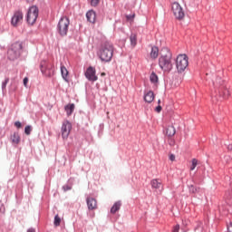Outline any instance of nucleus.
<instances>
[{
  "instance_id": "1",
  "label": "nucleus",
  "mask_w": 232,
  "mask_h": 232,
  "mask_svg": "<svg viewBox=\"0 0 232 232\" xmlns=\"http://www.w3.org/2000/svg\"><path fill=\"white\" fill-rule=\"evenodd\" d=\"M173 54L168 47H163L160 51V57L159 58V66L163 72H169L173 70V63L171 59Z\"/></svg>"
},
{
  "instance_id": "2",
  "label": "nucleus",
  "mask_w": 232,
  "mask_h": 232,
  "mask_svg": "<svg viewBox=\"0 0 232 232\" xmlns=\"http://www.w3.org/2000/svg\"><path fill=\"white\" fill-rule=\"evenodd\" d=\"M216 82L217 84H219V87L218 91H216L215 93L212 94V102L214 104H217V102H222L223 99H227V97L231 95L229 89L225 86L222 78H217Z\"/></svg>"
},
{
  "instance_id": "3",
  "label": "nucleus",
  "mask_w": 232,
  "mask_h": 232,
  "mask_svg": "<svg viewBox=\"0 0 232 232\" xmlns=\"http://www.w3.org/2000/svg\"><path fill=\"white\" fill-rule=\"evenodd\" d=\"M97 55L102 63H110L113 57V44L106 42L101 46Z\"/></svg>"
},
{
  "instance_id": "4",
  "label": "nucleus",
  "mask_w": 232,
  "mask_h": 232,
  "mask_svg": "<svg viewBox=\"0 0 232 232\" xmlns=\"http://www.w3.org/2000/svg\"><path fill=\"white\" fill-rule=\"evenodd\" d=\"M21 53H23V43L16 42L7 50V59L15 61L21 57Z\"/></svg>"
},
{
  "instance_id": "5",
  "label": "nucleus",
  "mask_w": 232,
  "mask_h": 232,
  "mask_svg": "<svg viewBox=\"0 0 232 232\" xmlns=\"http://www.w3.org/2000/svg\"><path fill=\"white\" fill-rule=\"evenodd\" d=\"M68 28H70V18L66 16L61 17L56 27L57 34L61 37H66L68 35Z\"/></svg>"
},
{
  "instance_id": "6",
  "label": "nucleus",
  "mask_w": 232,
  "mask_h": 232,
  "mask_svg": "<svg viewBox=\"0 0 232 232\" xmlns=\"http://www.w3.org/2000/svg\"><path fill=\"white\" fill-rule=\"evenodd\" d=\"M40 70L44 77H53V73H55L53 63H49L46 60L41 62Z\"/></svg>"
},
{
  "instance_id": "7",
  "label": "nucleus",
  "mask_w": 232,
  "mask_h": 232,
  "mask_svg": "<svg viewBox=\"0 0 232 232\" xmlns=\"http://www.w3.org/2000/svg\"><path fill=\"white\" fill-rule=\"evenodd\" d=\"M189 62H188V55L179 54L176 58V68L179 73H182L188 68Z\"/></svg>"
},
{
  "instance_id": "8",
  "label": "nucleus",
  "mask_w": 232,
  "mask_h": 232,
  "mask_svg": "<svg viewBox=\"0 0 232 232\" xmlns=\"http://www.w3.org/2000/svg\"><path fill=\"white\" fill-rule=\"evenodd\" d=\"M39 17V8L36 5L29 7L27 11L26 21L28 24H35V21Z\"/></svg>"
},
{
  "instance_id": "9",
  "label": "nucleus",
  "mask_w": 232,
  "mask_h": 232,
  "mask_svg": "<svg viewBox=\"0 0 232 232\" xmlns=\"http://www.w3.org/2000/svg\"><path fill=\"white\" fill-rule=\"evenodd\" d=\"M171 10L176 19L179 21H182V19H184V9L180 6V4L178 2L172 3Z\"/></svg>"
},
{
  "instance_id": "10",
  "label": "nucleus",
  "mask_w": 232,
  "mask_h": 232,
  "mask_svg": "<svg viewBox=\"0 0 232 232\" xmlns=\"http://www.w3.org/2000/svg\"><path fill=\"white\" fill-rule=\"evenodd\" d=\"M23 11L17 10L14 13L11 18V24L12 26H19V24H23Z\"/></svg>"
},
{
  "instance_id": "11",
  "label": "nucleus",
  "mask_w": 232,
  "mask_h": 232,
  "mask_svg": "<svg viewBox=\"0 0 232 232\" xmlns=\"http://www.w3.org/2000/svg\"><path fill=\"white\" fill-rule=\"evenodd\" d=\"M97 72L92 66H90L87 68L85 72V77L88 81H91L92 82H95V81H98L99 77L96 76Z\"/></svg>"
},
{
  "instance_id": "12",
  "label": "nucleus",
  "mask_w": 232,
  "mask_h": 232,
  "mask_svg": "<svg viewBox=\"0 0 232 232\" xmlns=\"http://www.w3.org/2000/svg\"><path fill=\"white\" fill-rule=\"evenodd\" d=\"M70 131H72V123L65 121L62 124V137L63 139H68L70 136Z\"/></svg>"
},
{
  "instance_id": "13",
  "label": "nucleus",
  "mask_w": 232,
  "mask_h": 232,
  "mask_svg": "<svg viewBox=\"0 0 232 232\" xmlns=\"http://www.w3.org/2000/svg\"><path fill=\"white\" fill-rule=\"evenodd\" d=\"M87 208L90 211H93L97 208V199L92 197L86 198Z\"/></svg>"
},
{
  "instance_id": "14",
  "label": "nucleus",
  "mask_w": 232,
  "mask_h": 232,
  "mask_svg": "<svg viewBox=\"0 0 232 232\" xmlns=\"http://www.w3.org/2000/svg\"><path fill=\"white\" fill-rule=\"evenodd\" d=\"M143 99L145 102H148L149 104L153 102V101L155 100V94L153 93V91H149L148 92H146Z\"/></svg>"
},
{
  "instance_id": "15",
  "label": "nucleus",
  "mask_w": 232,
  "mask_h": 232,
  "mask_svg": "<svg viewBox=\"0 0 232 232\" xmlns=\"http://www.w3.org/2000/svg\"><path fill=\"white\" fill-rule=\"evenodd\" d=\"M150 186L152 189H159V191H162V182H160L159 179H152L150 181Z\"/></svg>"
},
{
  "instance_id": "16",
  "label": "nucleus",
  "mask_w": 232,
  "mask_h": 232,
  "mask_svg": "<svg viewBox=\"0 0 232 232\" xmlns=\"http://www.w3.org/2000/svg\"><path fill=\"white\" fill-rule=\"evenodd\" d=\"M87 21L89 23H95V17H97V14H95V11L91 10L86 13Z\"/></svg>"
},
{
  "instance_id": "17",
  "label": "nucleus",
  "mask_w": 232,
  "mask_h": 232,
  "mask_svg": "<svg viewBox=\"0 0 232 232\" xmlns=\"http://www.w3.org/2000/svg\"><path fill=\"white\" fill-rule=\"evenodd\" d=\"M121 206H122V203L121 201H116L111 208V213H112V215H115V213H117V211L121 209Z\"/></svg>"
},
{
  "instance_id": "18",
  "label": "nucleus",
  "mask_w": 232,
  "mask_h": 232,
  "mask_svg": "<svg viewBox=\"0 0 232 232\" xmlns=\"http://www.w3.org/2000/svg\"><path fill=\"white\" fill-rule=\"evenodd\" d=\"M177 133V130H175V127L172 125H169L166 128V135L168 137H173Z\"/></svg>"
},
{
  "instance_id": "19",
  "label": "nucleus",
  "mask_w": 232,
  "mask_h": 232,
  "mask_svg": "<svg viewBox=\"0 0 232 232\" xmlns=\"http://www.w3.org/2000/svg\"><path fill=\"white\" fill-rule=\"evenodd\" d=\"M61 73H62V77L63 79V81H65V82H68V69H66V67L64 65L61 66Z\"/></svg>"
},
{
  "instance_id": "20",
  "label": "nucleus",
  "mask_w": 232,
  "mask_h": 232,
  "mask_svg": "<svg viewBox=\"0 0 232 232\" xmlns=\"http://www.w3.org/2000/svg\"><path fill=\"white\" fill-rule=\"evenodd\" d=\"M64 110H65L68 117H70V115H72V113H73V110H75V104H73V103L68 104L64 107Z\"/></svg>"
},
{
  "instance_id": "21",
  "label": "nucleus",
  "mask_w": 232,
  "mask_h": 232,
  "mask_svg": "<svg viewBox=\"0 0 232 232\" xmlns=\"http://www.w3.org/2000/svg\"><path fill=\"white\" fill-rule=\"evenodd\" d=\"M150 57L151 59H157V57H159V47L157 46L151 47Z\"/></svg>"
},
{
  "instance_id": "22",
  "label": "nucleus",
  "mask_w": 232,
  "mask_h": 232,
  "mask_svg": "<svg viewBox=\"0 0 232 232\" xmlns=\"http://www.w3.org/2000/svg\"><path fill=\"white\" fill-rule=\"evenodd\" d=\"M11 140L12 142L14 144H19V142H21V137L19 136V133L14 132L12 136H11Z\"/></svg>"
},
{
  "instance_id": "23",
  "label": "nucleus",
  "mask_w": 232,
  "mask_h": 232,
  "mask_svg": "<svg viewBox=\"0 0 232 232\" xmlns=\"http://www.w3.org/2000/svg\"><path fill=\"white\" fill-rule=\"evenodd\" d=\"M150 81L152 84H159V76L155 72H151Z\"/></svg>"
},
{
  "instance_id": "24",
  "label": "nucleus",
  "mask_w": 232,
  "mask_h": 232,
  "mask_svg": "<svg viewBox=\"0 0 232 232\" xmlns=\"http://www.w3.org/2000/svg\"><path fill=\"white\" fill-rule=\"evenodd\" d=\"M130 41L131 46H137V34H131L130 36Z\"/></svg>"
},
{
  "instance_id": "25",
  "label": "nucleus",
  "mask_w": 232,
  "mask_h": 232,
  "mask_svg": "<svg viewBox=\"0 0 232 232\" xmlns=\"http://www.w3.org/2000/svg\"><path fill=\"white\" fill-rule=\"evenodd\" d=\"M198 164V160L197 159H193L192 165L190 167V170L191 171L195 170V168H197Z\"/></svg>"
},
{
  "instance_id": "26",
  "label": "nucleus",
  "mask_w": 232,
  "mask_h": 232,
  "mask_svg": "<svg viewBox=\"0 0 232 232\" xmlns=\"http://www.w3.org/2000/svg\"><path fill=\"white\" fill-rule=\"evenodd\" d=\"M54 226L57 227L61 226V218H59V215H56L54 217Z\"/></svg>"
},
{
  "instance_id": "27",
  "label": "nucleus",
  "mask_w": 232,
  "mask_h": 232,
  "mask_svg": "<svg viewBox=\"0 0 232 232\" xmlns=\"http://www.w3.org/2000/svg\"><path fill=\"white\" fill-rule=\"evenodd\" d=\"M24 133H25V135H30V134L32 133V126L27 125V126L24 128Z\"/></svg>"
},
{
  "instance_id": "28",
  "label": "nucleus",
  "mask_w": 232,
  "mask_h": 232,
  "mask_svg": "<svg viewBox=\"0 0 232 232\" xmlns=\"http://www.w3.org/2000/svg\"><path fill=\"white\" fill-rule=\"evenodd\" d=\"M188 191H189V193H197V191H198V188H195V186H193V185H190L188 187Z\"/></svg>"
},
{
  "instance_id": "29",
  "label": "nucleus",
  "mask_w": 232,
  "mask_h": 232,
  "mask_svg": "<svg viewBox=\"0 0 232 232\" xmlns=\"http://www.w3.org/2000/svg\"><path fill=\"white\" fill-rule=\"evenodd\" d=\"M63 191H70L72 189V185H63Z\"/></svg>"
},
{
  "instance_id": "30",
  "label": "nucleus",
  "mask_w": 232,
  "mask_h": 232,
  "mask_svg": "<svg viewBox=\"0 0 232 232\" xmlns=\"http://www.w3.org/2000/svg\"><path fill=\"white\" fill-rule=\"evenodd\" d=\"M0 213H5V204L0 200Z\"/></svg>"
},
{
  "instance_id": "31",
  "label": "nucleus",
  "mask_w": 232,
  "mask_h": 232,
  "mask_svg": "<svg viewBox=\"0 0 232 232\" xmlns=\"http://www.w3.org/2000/svg\"><path fill=\"white\" fill-rule=\"evenodd\" d=\"M92 6H97L99 5V0H91Z\"/></svg>"
},
{
  "instance_id": "32",
  "label": "nucleus",
  "mask_w": 232,
  "mask_h": 232,
  "mask_svg": "<svg viewBox=\"0 0 232 232\" xmlns=\"http://www.w3.org/2000/svg\"><path fill=\"white\" fill-rule=\"evenodd\" d=\"M155 111H157V113H160V111H162V106L158 105L155 109Z\"/></svg>"
},
{
  "instance_id": "33",
  "label": "nucleus",
  "mask_w": 232,
  "mask_h": 232,
  "mask_svg": "<svg viewBox=\"0 0 232 232\" xmlns=\"http://www.w3.org/2000/svg\"><path fill=\"white\" fill-rule=\"evenodd\" d=\"M6 84H8V80H5L2 82V90H5V88H6Z\"/></svg>"
},
{
  "instance_id": "34",
  "label": "nucleus",
  "mask_w": 232,
  "mask_h": 232,
  "mask_svg": "<svg viewBox=\"0 0 232 232\" xmlns=\"http://www.w3.org/2000/svg\"><path fill=\"white\" fill-rule=\"evenodd\" d=\"M179 229H180V225H176L172 230V232H179Z\"/></svg>"
},
{
  "instance_id": "35",
  "label": "nucleus",
  "mask_w": 232,
  "mask_h": 232,
  "mask_svg": "<svg viewBox=\"0 0 232 232\" xmlns=\"http://www.w3.org/2000/svg\"><path fill=\"white\" fill-rule=\"evenodd\" d=\"M14 126L17 128H21L23 126V124L21 123V121H15Z\"/></svg>"
},
{
  "instance_id": "36",
  "label": "nucleus",
  "mask_w": 232,
  "mask_h": 232,
  "mask_svg": "<svg viewBox=\"0 0 232 232\" xmlns=\"http://www.w3.org/2000/svg\"><path fill=\"white\" fill-rule=\"evenodd\" d=\"M169 160H171L172 162H173V160H175V155L174 154L169 155Z\"/></svg>"
},
{
  "instance_id": "37",
  "label": "nucleus",
  "mask_w": 232,
  "mask_h": 232,
  "mask_svg": "<svg viewBox=\"0 0 232 232\" xmlns=\"http://www.w3.org/2000/svg\"><path fill=\"white\" fill-rule=\"evenodd\" d=\"M227 231L228 232H232V222L229 224V226L227 227Z\"/></svg>"
},
{
  "instance_id": "38",
  "label": "nucleus",
  "mask_w": 232,
  "mask_h": 232,
  "mask_svg": "<svg viewBox=\"0 0 232 232\" xmlns=\"http://www.w3.org/2000/svg\"><path fill=\"white\" fill-rule=\"evenodd\" d=\"M27 232H35V228L31 227V228H29V229L27 230Z\"/></svg>"
},
{
  "instance_id": "39",
  "label": "nucleus",
  "mask_w": 232,
  "mask_h": 232,
  "mask_svg": "<svg viewBox=\"0 0 232 232\" xmlns=\"http://www.w3.org/2000/svg\"><path fill=\"white\" fill-rule=\"evenodd\" d=\"M169 145L174 146L175 145V140H171L170 142H169Z\"/></svg>"
},
{
  "instance_id": "40",
  "label": "nucleus",
  "mask_w": 232,
  "mask_h": 232,
  "mask_svg": "<svg viewBox=\"0 0 232 232\" xmlns=\"http://www.w3.org/2000/svg\"><path fill=\"white\" fill-rule=\"evenodd\" d=\"M27 82H28V78H24V84L26 85Z\"/></svg>"
},
{
  "instance_id": "41",
  "label": "nucleus",
  "mask_w": 232,
  "mask_h": 232,
  "mask_svg": "<svg viewBox=\"0 0 232 232\" xmlns=\"http://www.w3.org/2000/svg\"><path fill=\"white\" fill-rule=\"evenodd\" d=\"M127 19H131V16L130 15H127Z\"/></svg>"
},
{
  "instance_id": "42",
  "label": "nucleus",
  "mask_w": 232,
  "mask_h": 232,
  "mask_svg": "<svg viewBox=\"0 0 232 232\" xmlns=\"http://www.w3.org/2000/svg\"><path fill=\"white\" fill-rule=\"evenodd\" d=\"M228 150H232V145H229Z\"/></svg>"
},
{
  "instance_id": "43",
  "label": "nucleus",
  "mask_w": 232,
  "mask_h": 232,
  "mask_svg": "<svg viewBox=\"0 0 232 232\" xmlns=\"http://www.w3.org/2000/svg\"><path fill=\"white\" fill-rule=\"evenodd\" d=\"M158 104H160V100L158 101Z\"/></svg>"
},
{
  "instance_id": "44",
  "label": "nucleus",
  "mask_w": 232,
  "mask_h": 232,
  "mask_svg": "<svg viewBox=\"0 0 232 232\" xmlns=\"http://www.w3.org/2000/svg\"><path fill=\"white\" fill-rule=\"evenodd\" d=\"M183 232H186V231H183Z\"/></svg>"
}]
</instances>
